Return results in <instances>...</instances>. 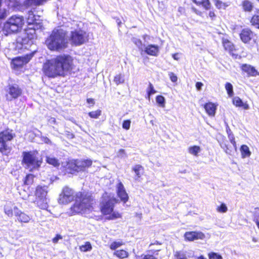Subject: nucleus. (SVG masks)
<instances>
[{"label":"nucleus","instance_id":"1","mask_svg":"<svg viewBox=\"0 0 259 259\" xmlns=\"http://www.w3.org/2000/svg\"><path fill=\"white\" fill-rule=\"evenodd\" d=\"M72 60L69 56H59L54 60L47 61L43 67L45 74L50 77L61 75L64 71L71 69Z\"/></svg>","mask_w":259,"mask_h":259},{"label":"nucleus","instance_id":"2","mask_svg":"<svg viewBox=\"0 0 259 259\" xmlns=\"http://www.w3.org/2000/svg\"><path fill=\"white\" fill-rule=\"evenodd\" d=\"M69 41L67 30L64 27H59L53 30L45 44L49 50L60 51L68 47Z\"/></svg>","mask_w":259,"mask_h":259},{"label":"nucleus","instance_id":"3","mask_svg":"<svg viewBox=\"0 0 259 259\" xmlns=\"http://www.w3.org/2000/svg\"><path fill=\"white\" fill-rule=\"evenodd\" d=\"M93 200L91 196L85 193L78 192L75 195L74 204L70 207L68 213L74 215L79 213L85 212L92 207Z\"/></svg>","mask_w":259,"mask_h":259},{"label":"nucleus","instance_id":"4","mask_svg":"<svg viewBox=\"0 0 259 259\" xmlns=\"http://www.w3.org/2000/svg\"><path fill=\"white\" fill-rule=\"evenodd\" d=\"M24 24V19L23 16L13 15L4 23L3 33L6 35L17 33L21 30Z\"/></svg>","mask_w":259,"mask_h":259},{"label":"nucleus","instance_id":"5","mask_svg":"<svg viewBox=\"0 0 259 259\" xmlns=\"http://www.w3.org/2000/svg\"><path fill=\"white\" fill-rule=\"evenodd\" d=\"M22 164L29 171L38 170L42 162V158L36 151L24 152Z\"/></svg>","mask_w":259,"mask_h":259},{"label":"nucleus","instance_id":"6","mask_svg":"<svg viewBox=\"0 0 259 259\" xmlns=\"http://www.w3.org/2000/svg\"><path fill=\"white\" fill-rule=\"evenodd\" d=\"M49 191L48 187L47 186H37L35 189V195L37 199V204L38 206L42 209H47L48 207L49 199L48 197Z\"/></svg>","mask_w":259,"mask_h":259},{"label":"nucleus","instance_id":"7","mask_svg":"<svg viewBox=\"0 0 259 259\" xmlns=\"http://www.w3.org/2000/svg\"><path fill=\"white\" fill-rule=\"evenodd\" d=\"M117 202L116 198H111L107 201H103L101 205V211L104 214H110L107 217L108 220H114L121 217L120 214L113 211L114 204Z\"/></svg>","mask_w":259,"mask_h":259},{"label":"nucleus","instance_id":"8","mask_svg":"<svg viewBox=\"0 0 259 259\" xmlns=\"http://www.w3.org/2000/svg\"><path fill=\"white\" fill-rule=\"evenodd\" d=\"M69 39L72 45L80 46L87 40L88 36L84 31L81 29H75L71 31Z\"/></svg>","mask_w":259,"mask_h":259},{"label":"nucleus","instance_id":"9","mask_svg":"<svg viewBox=\"0 0 259 259\" xmlns=\"http://www.w3.org/2000/svg\"><path fill=\"white\" fill-rule=\"evenodd\" d=\"M92 164L90 159H77L70 161L68 167L75 171H84Z\"/></svg>","mask_w":259,"mask_h":259},{"label":"nucleus","instance_id":"10","mask_svg":"<svg viewBox=\"0 0 259 259\" xmlns=\"http://www.w3.org/2000/svg\"><path fill=\"white\" fill-rule=\"evenodd\" d=\"M74 191L72 189L66 187L63 188L62 193L60 194L58 202L60 204H67L72 201L74 198Z\"/></svg>","mask_w":259,"mask_h":259},{"label":"nucleus","instance_id":"11","mask_svg":"<svg viewBox=\"0 0 259 259\" xmlns=\"http://www.w3.org/2000/svg\"><path fill=\"white\" fill-rule=\"evenodd\" d=\"M22 94V90L17 84L9 85L7 90L6 99L11 101L17 99Z\"/></svg>","mask_w":259,"mask_h":259},{"label":"nucleus","instance_id":"12","mask_svg":"<svg viewBox=\"0 0 259 259\" xmlns=\"http://www.w3.org/2000/svg\"><path fill=\"white\" fill-rule=\"evenodd\" d=\"M14 137L12 131L8 129L0 133V151L7 149L6 142L11 141Z\"/></svg>","mask_w":259,"mask_h":259},{"label":"nucleus","instance_id":"13","mask_svg":"<svg viewBox=\"0 0 259 259\" xmlns=\"http://www.w3.org/2000/svg\"><path fill=\"white\" fill-rule=\"evenodd\" d=\"M32 57V54L27 55L24 57H18L13 59L12 63L15 68L22 67L24 64L27 63Z\"/></svg>","mask_w":259,"mask_h":259},{"label":"nucleus","instance_id":"14","mask_svg":"<svg viewBox=\"0 0 259 259\" xmlns=\"http://www.w3.org/2000/svg\"><path fill=\"white\" fill-rule=\"evenodd\" d=\"M28 33L24 34L22 36H19L17 39V47L20 49L24 48H27V45L32 43L31 39L33 38V36L31 35L30 37L28 36Z\"/></svg>","mask_w":259,"mask_h":259},{"label":"nucleus","instance_id":"15","mask_svg":"<svg viewBox=\"0 0 259 259\" xmlns=\"http://www.w3.org/2000/svg\"><path fill=\"white\" fill-rule=\"evenodd\" d=\"M14 215L20 223H28L31 220L30 217L19 210L18 208H14Z\"/></svg>","mask_w":259,"mask_h":259},{"label":"nucleus","instance_id":"16","mask_svg":"<svg viewBox=\"0 0 259 259\" xmlns=\"http://www.w3.org/2000/svg\"><path fill=\"white\" fill-rule=\"evenodd\" d=\"M116 189L117 195L120 198V200L124 203L127 201L128 196L126 192L124 187L121 182H119L116 185Z\"/></svg>","mask_w":259,"mask_h":259},{"label":"nucleus","instance_id":"17","mask_svg":"<svg viewBox=\"0 0 259 259\" xmlns=\"http://www.w3.org/2000/svg\"><path fill=\"white\" fill-rule=\"evenodd\" d=\"M184 237L186 240L192 241L197 239H203L205 235L201 232H187Z\"/></svg>","mask_w":259,"mask_h":259},{"label":"nucleus","instance_id":"18","mask_svg":"<svg viewBox=\"0 0 259 259\" xmlns=\"http://www.w3.org/2000/svg\"><path fill=\"white\" fill-rule=\"evenodd\" d=\"M253 37V33L249 29H243L240 33L241 40L244 43L248 42Z\"/></svg>","mask_w":259,"mask_h":259},{"label":"nucleus","instance_id":"19","mask_svg":"<svg viewBox=\"0 0 259 259\" xmlns=\"http://www.w3.org/2000/svg\"><path fill=\"white\" fill-rule=\"evenodd\" d=\"M242 71L246 72L248 75L252 76H256L259 75L258 72L255 68L250 65L244 64L241 66Z\"/></svg>","mask_w":259,"mask_h":259},{"label":"nucleus","instance_id":"20","mask_svg":"<svg viewBox=\"0 0 259 259\" xmlns=\"http://www.w3.org/2000/svg\"><path fill=\"white\" fill-rule=\"evenodd\" d=\"M217 105L211 102L206 103L204 105L205 110L208 116H214L217 110Z\"/></svg>","mask_w":259,"mask_h":259},{"label":"nucleus","instance_id":"21","mask_svg":"<svg viewBox=\"0 0 259 259\" xmlns=\"http://www.w3.org/2000/svg\"><path fill=\"white\" fill-rule=\"evenodd\" d=\"M158 51V46L153 45H150L145 48V52L151 56H157Z\"/></svg>","mask_w":259,"mask_h":259},{"label":"nucleus","instance_id":"22","mask_svg":"<svg viewBox=\"0 0 259 259\" xmlns=\"http://www.w3.org/2000/svg\"><path fill=\"white\" fill-rule=\"evenodd\" d=\"M14 208L18 207L11 202L7 203L4 207L5 213L9 217H12L14 214Z\"/></svg>","mask_w":259,"mask_h":259},{"label":"nucleus","instance_id":"23","mask_svg":"<svg viewBox=\"0 0 259 259\" xmlns=\"http://www.w3.org/2000/svg\"><path fill=\"white\" fill-rule=\"evenodd\" d=\"M48 0H26L24 5L26 7L36 6L44 4Z\"/></svg>","mask_w":259,"mask_h":259},{"label":"nucleus","instance_id":"24","mask_svg":"<svg viewBox=\"0 0 259 259\" xmlns=\"http://www.w3.org/2000/svg\"><path fill=\"white\" fill-rule=\"evenodd\" d=\"M240 151L242 158H243L248 157L251 155V152L249 150V147L246 145H243L241 146Z\"/></svg>","mask_w":259,"mask_h":259},{"label":"nucleus","instance_id":"25","mask_svg":"<svg viewBox=\"0 0 259 259\" xmlns=\"http://www.w3.org/2000/svg\"><path fill=\"white\" fill-rule=\"evenodd\" d=\"M233 103L237 107H243L245 109H248V105L243 103L242 100L238 97H235L233 98Z\"/></svg>","mask_w":259,"mask_h":259},{"label":"nucleus","instance_id":"26","mask_svg":"<svg viewBox=\"0 0 259 259\" xmlns=\"http://www.w3.org/2000/svg\"><path fill=\"white\" fill-rule=\"evenodd\" d=\"M193 2L198 5H201L206 10L210 8L211 4L208 0H193Z\"/></svg>","mask_w":259,"mask_h":259},{"label":"nucleus","instance_id":"27","mask_svg":"<svg viewBox=\"0 0 259 259\" xmlns=\"http://www.w3.org/2000/svg\"><path fill=\"white\" fill-rule=\"evenodd\" d=\"M222 42L226 50L231 51L234 49V46L232 43L227 39L223 38Z\"/></svg>","mask_w":259,"mask_h":259},{"label":"nucleus","instance_id":"28","mask_svg":"<svg viewBox=\"0 0 259 259\" xmlns=\"http://www.w3.org/2000/svg\"><path fill=\"white\" fill-rule=\"evenodd\" d=\"M242 5L243 9L245 11L250 12L252 10V4L248 0H245L243 1Z\"/></svg>","mask_w":259,"mask_h":259},{"label":"nucleus","instance_id":"29","mask_svg":"<svg viewBox=\"0 0 259 259\" xmlns=\"http://www.w3.org/2000/svg\"><path fill=\"white\" fill-rule=\"evenodd\" d=\"M201 148L198 146H193L188 148V152L190 154L194 156H197L198 154L200 152Z\"/></svg>","mask_w":259,"mask_h":259},{"label":"nucleus","instance_id":"30","mask_svg":"<svg viewBox=\"0 0 259 259\" xmlns=\"http://www.w3.org/2000/svg\"><path fill=\"white\" fill-rule=\"evenodd\" d=\"M113 254L119 258H124L127 257L128 255V252L124 250H116L114 252Z\"/></svg>","mask_w":259,"mask_h":259},{"label":"nucleus","instance_id":"31","mask_svg":"<svg viewBox=\"0 0 259 259\" xmlns=\"http://www.w3.org/2000/svg\"><path fill=\"white\" fill-rule=\"evenodd\" d=\"M215 6L219 9H225L229 6L226 3H224L220 0H213Z\"/></svg>","mask_w":259,"mask_h":259},{"label":"nucleus","instance_id":"32","mask_svg":"<svg viewBox=\"0 0 259 259\" xmlns=\"http://www.w3.org/2000/svg\"><path fill=\"white\" fill-rule=\"evenodd\" d=\"M47 161L48 163L52 164L54 166H58L60 165L58 160L54 157H47Z\"/></svg>","mask_w":259,"mask_h":259},{"label":"nucleus","instance_id":"33","mask_svg":"<svg viewBox=\"0 0 259 259\" xmlns=\"http://www.w3.org/2000/svg\"><path fill=\"white\" fill-rule=\"evenodd\" d=\"M79 249L81 251L86 252L91 250L92 247L90 242H86L85 244L80 246Z\"/></svg>","mask_w":259,"mask_h":259},{"label":"nucleus","instance_id":"34","mask_svg":"<svg viewBox=\"0 0 259 259\" xmlns=\"http://www.w3.org/2000/svg\"><path fill=\"white\" fill-rule=\"evenodd\" d=\"M220 145L221 148L227 154L229 155L232 154V149H231V146H229L228 145L225 143H221Z\"/></svg>","mask_w":259,"mask_h":259},{"label":"nucleus","instance_id":"35","mask_svg":"<svg viewBox=\"0 0 259 259\" xmlns=\"http://www.w3.org/2000/svg\"><path fill=\"white\" fill-rule=\"evenodd\" d=\"M101 112H102L101 110L100 109H98L96 111H93L92 112H90L88 113V114L90 117L97 119V118H98L101 115Z\"/></svg>","mask_w":259,"mask_h":259},{"label":"nucleus","instance_id":"36","mask_svg":"<svg viewBox=\"0 0 259 259\" xmlns=\"http://www.w3.org/2000/svg\"><path fill=\"white\" fill-rule=\"evenodd\" d=\"M133 43H134L136 46L139 48L140 50H143V46L142 41L137 38L133 37L132 39Z\"/></svg>","mask_w":259,"mask_h":259},{"label":"nucleus","instance_id":"37","mask_svg":"<svg viewBox=\"0 0 259 259\" xmlns=\"http://www.w3.org/2000/svg\"><path fill=\"white\" fill-rule=\"evenodd\" d=\"M156 101L160 106L162 107H164L165 106V100L163 96L160 95L157 96L156 98Z\"/></svg>","mask_w":259,"mask_h":259},{"label":"nucleus","instance_id":"38","mask_svg":"<svg viewBox=\"0 0 259 259\" xmlns=\"http://www.w3.org/2000/svg\"><path fill=\"white\" fill-rule=\"evenodd\" d=\"M174 259H187V257L183 252L176 251L174 253Z\"/></svg>","mask_w":259,"mask_h":259},{"label":"nucleus","instance_id":"39","mask_svg":"<svg viewBox=\"0 0 259 259\" xmlns=\"http://www.w3.org/2000/svg\"><path fill=\"white\" fill-rule=\"evenodd\" d=\"M217 211L220 213H225L228 211V207L225 203H222L220 206H218Z\"/></svg>","mask_w":259,"mask_h":259},{"label":"nucleus","instance_id":"40","mask_svg":"<svg viewBox=\"0 0 259 259\" xmlns=\"http://www.w3.org/2000/svg\"><path fill=\"white\" fill-rule=\"evenodd\" d=\"M156 91L154 90V87L151 83H149V87L147 89V94L148 99L150 100V96L156 93Z\"/></svg>","mask_w":259,"mask_h":259},{"label":"nucleus","instance_id":"41","mask_svg":"<svg viewBox=\"0 0 259 259\" xmlns=\"http://www.w3.org/2000/svg\"><path fill=\"white\" fill-rule=\"evenodd\" d=\"M251 24L259 28V16L254 15L252 17L250 21Z\"/></svg>","mask_w":259,"mask_h":259},{"label":"nucleus","instance_id":"42","mask_svg":"<svg viewBox=\"0 0 259 259\" xmlns=\"http://www.w3.org/2000/svg\"><path fill=\"white\" fill-rule=\"evenodd\" d=\"M225 88L226 91H227V93L230 97H231L233 95V86L232 85L229 83L227 82L225 85Z\"/></svg>","mask_w":259,"mask_h":259},{"label":"nucleus","instance_id":"43","mask_svg":"<svg viewBox=\"0 0 259 259\" xmlns=\"http://www.w3.org/2000/svg\"><path fill=\"white\" fill-rule=\"evenodd\" d=\"M114 82L118 85L120 83H122L124 82L123 77L121 74L116 75L114 78Z\"/></svg>","mask_w":259,"mask_h":259},{"label":"nucleus","instance_id":"44","mask_svg":"<svg viewBox=\"0 0 259 259\" xmlns=\"http://www.w3.org/2000/svg\"><path fill=\"white\" fill-rule=\"evenodd\" d=\"M35 20V16L32 11H29L28 13L27 22L29 24L33 23Z\"/></svg>","mask_w":259,"mask_h":259},{"label":"nucleus","instance_id":"45","mask_svg":"<svg viewBox=\"0 0 259 259\" xmlns=\"http://www.w3.org/2000/svg\"><path fill=\"white\" fill-rule=\"evenodd\" d=\"M133 170L135 171L138 178L141 176V172L143 170V168L139 165H136L134 168Z\"/></svg>","mask_w":259,"mask_h":259},{"label":"nucleus","instance_id":"46","mask_svg":"<svg viewBox=\"0 0 259 259\" xmlns=\"http://www.w3.org/2000/svg\"><path fill=\"white\" fill-rule=\"evenodd\" d=\"M33 176L31 174H29L26 176L24 183L26 185H30L33 181Z\"/></svg>","mask_w":259,"mask_h":259},{"label":"nucleus","instance_id":"47","mask_svg":"<svg viewBox=\"0 0 259 259\" xmlns=\"http://www.w3.org/2000/svg\"><path fill=\"white\" fill-rule=\"evenodd\" d=\"M122 245H123V243L122 242H119V241H115V242H112L110 245V248L112 250H115L116 249V248H117L118 247H120V246H121Z\"/></svg>","mask_w":259,"mask_h":259},{"label":"nucleus","instance_id":"48","mask_svg":"<svg viewBox=\"0 0 259 259\" xmlns=\"http://www.w3.org/2000/svg\"><path fill=\"white\" fill-rule=\"evenodd\" d=\"M209 259H223L219 254L215 252H210L208 254Z\"/></svg>","mask_w":259,"mask_h":259},{"label":"nucleus","instance_id":"49","mask_svg":"<svg viewBox=\"0 0 259 259\" xmlns=\"http://www.w3.org/2000/svg\"><path fill=\"white\" fill-rule=\"evenodd\" d=\"M20 4V0H10L9 5L12 7L17 8Z\"/></svg>","mask_w":259,"mask_h":259},{"label":"nucleus","instance_id":"50","mask_svg":"<svg viewBox=\"0 0 259 259\" xmlns=\"http://www.w3.org/2000/svg\"><path fill=\"white\" fill-rule=\"evenodd\" d=\"M131 122L130 120H124L122 123V127L126 130H129L131 126Z\"/></svg>","mask_w":259,"mask_h":259},{"label":"nucleus","instance_id":"51","mask_svg":"<svg viewBox=\"0 0 259 259\" xmlns=\"http://www.w3.org/2000/svg\"><path fill=\"white\" fill-rule=\"evenodd\" d=\"M168 76L170 79V80L173 82H176L177 81L178 77L177 76L171 72L168 73Z\"/></svg>","mask_w":259,"mask_h":259},{"label":"nucleus","instance_id":"52","mask_svg":"<svg viewBox=\"0 0 259 259\" xmlns=\"http://www.w3.org/2000/svg\"><path fill=\"white\" fill-rule=\"evenodd\" d=\"M40 140L42 142H44L47 144H52L51 141L47 137L41 136Z\"/></svg>","mask_w":259,"mask_h":259},{"label":"nucleus","instance_id":"53","mask_svg":"<svg viewBox=\"0 0 259 259\" xmlns=\"http://www.w3.org/2000/svg\"><path fill=\"white\" fill-rule=\"evenodd\" d=\"M7 16V11L5 9H0V19H4Z\"/></svg>","mask_w":259,"mask_h":259},{"label":"nucleus","instance_id":"54","mask_svg":"<svg viewBox=\"0 0 259 259\" xmlns=\"http://www.w3.org/2000/svg\"><path fill=\"white\" fill-rule=\"evenodd\" d=\"M125 150L124 149H120L118 153H117V156L118 157H123L124 155H125Z\"/></svg>","mask_w":259,"mask_h":259},{"label":"nucleus","instance_id":"55","mask_svg":"<svg viewBox=\"0 0 259 259\" xmlns=\"http://www.w3.org/2000/svg\"><path fill=\"white\" fill-rule=\"evenodd\" d=\"M62 239V236L60 235H57V236L53 239V242L54 243H57L58 241Z\"/></svg>","mask_w":259,"mask_h":259},{"label":"nucleus","instance_id":"56","mask_svg":"<svg viewBox=\"0 0 259 259\" xmlns=\"http://www.w3.org/2000/svg\"><path fill=\"white\" fill-rule=\"evenodd\" d=\"M203 83L201 82H197L196 83V88L198 90L200 91L202 87L203 86Z\"/></svg>","mask_w":259,"mask_h":259},{"label":"nucleus","instance_id":"57","mask_svg":"<svg viewBox=\"0 0 259 259\" xmlns=\"http://www.w3.org/2000/svg\"><path fill=\"white\" fill-rule=\"evenodd\" d=\"M231 144L233 145L235 151L237 150V145L236 142L235 141V138L231 139V140H230Z\"/></svg>","mask_w":259,"mask_h":259},{"label":"nucleus","instance_id":"58","mask_svg":"<svg viewBox=\"0 0 259 259\" xmlns=\"http://www.w3.org/2000/svg\"><path fill=\"white\" fill-rule=\"evenodd\" d=\"M231 144L233 145L235 151L237 150V145L236 142L235 141V138L231 139V140H230Z\"/></svg>","mask_w":259,"mask_h":259},{"label":"nucleus","instance_id":"59","mask_svg":"<svg viewBox=\"0 0 259 259\" xmlns=\"http://www.w3.org/2000/svg\"><path fill=\"white\" fill-rule=\"evenodd\" d=\"M143 259H157L155 257H154L152 255H145L143 258Z\"/></svg>","mask_w":259,"mask_h":259},{"label":"nucleus","instance_id":"60","mask_svg":"<svg viewBox=\"0 0 259 259\" xmlns=\"http://www.w3.org/2000/svg\"><path fill=\"white\" fill-rule=\"evenodd\" d=\"M87 102L89 104H92L93 105L95 104L94 100L92 98H89L87 99Z\"/></svg>","mask_w":259,"mask_h":259},{"label":"nucleus","instance_id":"61","mask_svg":"<svg viewBox=\"0 0 259 259\" xmlns=\"http://www.w3.org/2000/svg\"><path fill=\"white\" fill-rule=\"evenodd\" d=\"M56 121V119L53 117L51 118L49 120V122L51 124H55Z\"/></svg>","mask_w":259,"mask_h":259},{"label":"nucleus","instance_id":"62","mask_svg":"<svg viewBox=\"0 0 259 259\" xmlns=\"http://www.w3.org/2000/svg\"><path fill=\"white\" fill-rule=\"evenodd\" d=\"M209 16L210 17L213 18V17H215V14L213 12L210 11L209 13Z\"/></svg>","mask_w":259,"mask_h":259},{"label":"nucleus","instance_id":"63","mask_svg":"<svg viewBox=\"0 0 259 259\" xmlns=\"http://www.w3.org/2000/svg\"><path fill=\"white\" fill-rule=\"evenodd\" d=\"M192 10H193V11H194L196 14H197V15H200L201 12H199V11L197 10H196V9L193 8H192Z\"/></svg>","mask_w":259,"mask_h":259},{"label":"nucleus","instance_id":"64","mask_svg":"<svg viewBox=\"0 0 259 259\" xmlns=\"http://www.w3.org/2000/svg\"><path fill=\"white\" fill-rule=\"evenodd\" d=\"M197 259H206L203 256L201 255L197 258Z\"/></svg>","mask_w":259,"mask_h":259}]
</instances>
